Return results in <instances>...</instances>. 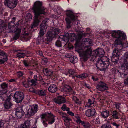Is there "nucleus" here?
Here are the masks:
<instances>
[{
	"instance_id": "obj_12",
	"label": "nucleus",
	"mask_w": 128,
	"mask_h": 128,
	"mask_svg": "<svg viewBox=\"0 0 128 128\" xmlns=\"http://www.w3.org/2000/svg\"><path fill=\"white\" fill-rule=\"evenodd\" d=\"M38 110V106L36 104L30 106L27 112L28 117L34 116Z\"/></svg>"
},
{
	"instance_id": "obj_56",
	"label": "nucleus",
	"mask_w": 128,
	"mask_h": 128,
	"mask_svg": "<svg viewBox=\"0 0 128 128\" xmlns=\"http://www.w3.org/2000/svg\"><path fill=\"white\" fill-rule=\"evenodd\" d=\"M2 121H0V128H3V124H2Z\"/></svg>"
},
{
	"instance_id": "obj_46",
	"label": "nucleus",
	"mask_w": 128,
	"mask_h": 128,
	"mask_svg": "<svg viewBox=\"0 0 128 128\" xmlns=\"http://www.w3.org/2000/svg\"><path fill=\"white\" fill-rule=\"evenodd\" d=\"M112 124L114 126H115L116 128H120V125L119 124H117L115 122L113 123Z\"/></svg>"
},
{
	"instance_id": "obj_14",
	"label": "nucleus",
	"mask_w": 128,
	"mask_h": 128,
	"mask_svg": "<svg viewBox=\"0 0 128 128\" xmlns=\"http://www.w3.org/2000/svg\"><path fill=\"white\" fill-rule=\"evenodd\" d=\"M124 64L120 66L119 68L122 70H126L128 68V52H126L124 56Z\"/></svg>"
},
{
	"instance_id": "obj_55",
	"label": "nucleus",
	"mask_w": 128,
	"mask_h": 128,
	"mask_svg": "<svg viewBox=\"0 0 128 128\" xmlns=\"http://www.w3.org/2000/svg\"><path fill=\"white\" fill-rule=\"evenodd\" d=\"M78 99L76 97L74 96L73 98L72 99L76 102Z\"/></svg>"
},
{
	"instance_id": "obj_40",
	"label": "nucleus",
	"mask_w": 128,
	"mask_h": 128,
	"mask_svg": "<svg viewBox=\"0 0 128 128\" xmlns=\"http://www.w3.org/2000/svg\"><path fill=\"white\" fill-rule=\"evenodd\" d=\"M62 109L64 111H66L69 110H70V108H67L65 104L63 105L62 107Z\"/></svg>"
},
{
	"instance_id": "obj_50",
	"label": "nucleus",
	"mask_w": 128,
	"mask_h": 128,
	"mask_svg": "<svg viewBox=\"0 0 128 128\" xmlns=\"http://www.w3.org/2000/svg\"><path fill=\"white\" fill-rule=\"evenodd\" d=\"M76 122L78 124H82V122H83L82 121L80 120V118L77 119L76 120Z\"/></svg>"
},
{
	"instance_id": "obj_7",
	"label": "nucleus",
	"mask_w": 128,
	"mask_h": 128,
	"mask_svg": "<svg viewBox=\"0 0 128 128\" xmlns=\"http://www.w3.org/2000/svg\"><path fill=\"white\" fill-rule=\"evenodd\" d=\"M112 37L117 38L114 42L115 44H120L121 43L122 40H124L126 38V34L120 30L112 31Z\"/></svg>"
},
{
	"instance_id": "obj_27",
	"label": "nucleus",
	"mask_w": 128,
	"mask_h": 128,
	"mask_svg": "<svg viewBox=\"0 0 128 128\" xmlns=\"http://www.w3.org/2000/svg\"><path fill=\"white\" fill-rule=\"evenodd\" d=\"M94 100H91L89 99L88 100V102L86 105V107L88 108H90L91 107V106L94 104Z\"/></svg>"
},
{
	"instance_id": "obj_22",
	"label": "nucleus",
	"mask_w": 128,
	"mask_h": 128,
	"mask_svg": "<svg viewBox=\"0 0 128 128\" xmlns=\"http://www.w3.org/2000/svg\"><path fill=\"white\" fill-rule=\"evenodd\" d=\"M96 111L94 109H90L86 112V114L88 117L93 116L95 114Z\"/></svg>"
},
{
	"instance_id": "obj_33",
	"label": "nucleus",
	"mask_w": 128,
	"mask_h": 128,
	"mask_svg": "<svg viewBox=\"0 0 128 128\" xmlns=\"http://www.w3.org/2000/svg\"><path fill=\"white\" fill-rule=\"evenodd\" d=\"M38 94L40 96H44L46 95V90H40L38 92Z\"/></svg>"
},
{
	"instance_id": "obj_16",
	"label": "nucleus",
	"mask_w": 128,
	"mask_h": 128,
	"mask_svg": "<svg viewBox=\"0 0 128 128\" xmlns=\"http://www.w3.org/2000/svg\"><path fill=\"white\" fill-rule=\"evenodd\" d=\"M13 105L11 101V98L8 97L5 101L4 106L5 109L9 110L11 108Z\"/></svg>"
},
{
	"instance_id": "obj_57",
	"label": "nucleus",
	"mask_w": 128,
	"mask_h": 128,
	"mask_svg": "<svg viewBox=\"0 0 128 128\" xmlns=\"http://www.w3.org/2000/svg\"><path fill=\"white\" fill-rule=\"evenodd\" d=\"M100 122V120L99 118L97 119L96 120V124H98Z\"/></svg>"
},
{
	"instance_id": "obj_20",
	"label": "nucleus",
	"mask_w": 128,
	"mask_h": 128,
	"mask_svg": "<svg viewBox=\"0 0 128 128\" xmlns=\"http://www.w3.org/2000/svg\"><path fill=\"white\" fill-rule=\"evenodd\" d=\"M54 101L58 104H61L65 103L66 101V99L64 97L60 96H58L57 99L55 98L54 100Z\"/></svg>"
},
{
	"instance_id": "obj_17",
	"label": "nucleus",
	"mask_w": 128,
	"mask_h": 128,
	"mask_svg": "<svg viewBox=\"0 0 128 128\" xmlns=\"http://www.w3.org/2000/svg\"><path fill=\"white\" fill-rule=\"evenodd\" d=\"M97 88L98 90L102 91H104L108 88L106 84L102 82H100L98 83L97 86Z\"/></svg>"
},
{
	"instance_id": "obj_36",
	"label": "nucleus",
	"mask_w": 128,
	"mask_h": 128,
	"mask_svg": "<svg viewBox=\"0 0 128 128\" xmlns=\"http://www.w3.org/2000/svg\"><path fill=\"white\" fill-rule=\"evenodd\" d=\"M68 73L66 72H65L64 73V74L66 76L69 75V76H70L69 75V73L70 74L72 75H73L75 73V72L74 70H68Z\"/></svg>"
},
{
	"instance_id": "obj_9",
	"label": "nucleus",
	"mask_w": 128,
	"mask_h": 128,
	"mask_svg": "<svg viewBox=\"0 0 128 128\" xmlns=\"http://www.w3.org/2000/svg\"><path fill=\"white\" fill-rule=\"evenodd\" d=\"M68 18L66 19V22L67 28H70L71 27L70 24L71 23V20L69 19L70 18L72 20L74 21V23L78 25L79 21L76 18L74 15V13L72 11L70 10H68L66 13Z\"/></svg>"
},
{
	"instance_id": "obj_19",
	"label": "nucleus",
	"mask_w": 128,
	"mask_h": 128,
	"mask_svg": "<svg viewBox=\"0 0 128 128\" xmlns=\"http://www.w3.org/2000/svg\"><path fill=\"white\" fill-rule=\"evenodd\" d=\"M24 65L26 67H28L30 66H33L35 67V70H36V68H38L37 64L36 62H35L34 60H32L30 62H28L26 61H24Z\"/></svg>"
},
{
	"instance_id": "obj_38",
	"label": "nucleus",
	"mask_w": 128,
	"mask_h": 128,
	"mask_svg": "<svg viewBox=\"0 0 128 128\" xmlns=\"http://www.w3.org/2000/svg\"><path fill=\"white\" fill-rule=\"evenodd\" d=\"M8 87V84L4 83L1 85V87L3 90H6L7 89Z\"/></svg>"
},
{
	"instance_id": "obj_54",
	"label": "nucleus",
	"mask_w": 128,
	"mask_h": 128,
	"mask_svg": "<svg viewBox=\"0 0 128 128\" xmlns=\"http://www.w3.org/2000/svg\"><path fill=\"white\" fill-rule=\"evenodd\" d=\"M120 75L121 76L122 78H125L126 76V75L125 74H121V73H120Z\"/></svg>"
},
{
	"instance_id": "obj_59",
	"label": "nucleus",
	"mask_w": 128,
	"mask_h": 128,
	"mask_svg": "<svg viewBox=\"0 0 128 128\" xmlns=\"http://www.w3.org/2000/svg\"><path fill=\"white\" fill-rule=\"evenodd\" d=\"M16 80L15 79H12L10 80L9 82H15Z\"/></svg>"
},
{
	"instance_id": "obj_10",
	"label": "nucleus",
	"mask_w": 128,
	"mask_h": 128,
	"mask_svg": "<svg viewBox=\"0 0 128 128\" xmlns=\"http://www.w3.org/2000/svg\"><path fill=\"white\" fill-rule=\"evenodd\" d=\"M60 32V30L58 28H52L51 31L48 32L46 35L47 40L49 42L51 41L53 38L56 37L57 35Z\"/></svg>"
},
{
	"instance_id": "obj_3",
	"label": "nucleus",
	"mask_w": 128,
	"mask_h": 128,
	"mask_svg": "<svg viewBox=\"0 0 128 128\" xmlns=\"http://www.w3.org/2000/svg\"><path fill=\"white\" fill-rule=\"evenodd\" d=\"M32 9L34 13L35 19L31 27V29L34 26H37L39 25L40 22L44 18L43 17L41 16L40 15L44 14L46 12V8L42 6V3L39 1H37L34 3Z\"/></svg>"
},
{
	"instance_id": "obj_45",
	"label": "nucleus",
	"mask_w": 128,
	"mask_h": 128,
	"mask_svg": "<svg viewBox=\"0 0 128 128\" xmlns=\"http://www.w3.org/2000/svg\"><path fill=\"white\" fill-rule=\"evenodd\" d=\"M23 86L26 88H28L29 87V85L28 84V83L26 82H24L23 83Z\"/></svg>"
},
{
	"instance_id": "obj_29",
	"label": "nucleus",
	"mask_w": 128,
	"mask_h": 128,
	"mask_svg": "<svg viewBox=\"0 0 128 128\" xmlns=\"http://www.w3.org/2000/svg\"><path fill=\"white\" fill-rule=\"evenodd\" d=\"M82 124L84 128H90L91 126L90 124L87 122H83Z\"/></svg>"
},
{
	"instance_id": "obj_51",
	"label": "nucleus",
	"mask_w": 128,
	"mask_h": 128,
	"mask_svg": "<svg viewBox=\"0 0 128 128\" xmlns=\"http://www.w3.org/2000/svg\"><path fill=\"white\" fill-rule=\"evenodd\" d=\"M29 90L30 92H31L33 93H35L36 92L35 90L33 88H30L29 89Z\"/></svg>"
},
{
	"instance_id": "obj_60",
	"label": "nucleus",
	"mask_w": 128,
	"mask_h": 128,
	"mask_svg": "<svg viewBox=\"0 0 128 128\" xmlns=\"http://www.w3.org/2000/svg\"><path fill=\"white\" fill-rule=\"evenodd\" d=\"M111 32H112L111 31H108V30L106 31L105 33L106 34H109Z\"/></svg>"
},
{
	"instance_id": "obj_34",
	"label": "nucleus",
	"mask_w": 128,
	"mask_h": 128,
	"mask_svg": "<svg viewBox=\"0 0 128 128\" xmlns=\"http://www.w3.org/2000/svg\"><path fill=\"white\" fill-rule=\"evenodd\" d=\"M69 60L71 62L75 64L77 62V58L73 56H72L70 58Z\"/></svg>"
},
{
	"instance_id": "obj_2",
	"label": "nucleus",
	"mask_w": 128,
	"mask_h": 128,
	"mask_svg": "<svg viewBox=\"0 0 128 128\" xmlns=\"http://www.w3.org/2000/svg\"><path fill=\"white\" fill-rule=\"evenodd\" d=\"M83 32L80 30L78 31L77 36H76L75 34L74 33H71L70 35H69L68 34H66L62 39V42H61L60 40H58L56 42V45L57 47H60L62 46V43H64V45L63 46L64 47L67 44L69 41L72 42L74 40H76V43L75 45L76 49L78 51V49H76V44L78 43V45L79 46H80V40L84 35Z\"/></svg>"
},
{
	"instance_id": "obj_58",
	"label": "nucleus",
	"mask_w": 128,
	"mask_h": 128,
	"mask_svg": "<svg viewBox=\"0 0 128 128\" xmlns=\"http://www.w3.org/2000/svg\"><path fill=\"white\" fill-rule=\"evenodd\" d=\"M85 86H86V87L87 88H88V89H90V87L89 84H85Z\"/></svg>"
},
{
	"instance_id": "obj_62",
	"label": "nucleus",
	"mask_w": 128,
	"mask_h": 128,
	"mask_svg": "<svg viewBox=\"0 0 128 128\" xmlns=\"http://www.w3.org/2000/svg\"><path fill=\"white\" fill-rule=\"evenodd\" d=\"M75 116V117L76 118V119H79V118H80L79 117V116L78 115H76Z\"/></svg>"
},
{
	"instance_id": "obj_53",
	"label": "nucleus",
	"mask_w": 128,
	"mask_h": 128,
	"mask_svg": "<svg viewBox=\"0 0 128 128\" xmlns=\"http://www.w3.org/2000/svg\"><path fill=\"white\" fill-rule=\"evenodd\" d=\"M92 78L94 81H97L98 80V78H95V77L94 76H92Z\"/></svg>"
},
{
	"instance_id": "obj_26",
	"label": "nucleus",
	"mask_w": 128,
	"mask_h": 128,
	"mask_svg": "<svg viewBox=\"0 0 128 128\" xmlns=\"http://www.w3.org/2000/svg\"><path fill=\"white\" fill-rule=\"evenodd\" d=\"M64 124L67 127H68L70 126V124L72 122V120L68 118L64 120Z\"/></svg>"
},
{
	"instance_id": "obj_31",
	"label": "nucleus",
	"mask_w": 128,
	"mask_h": 128,
	"mask_svg": "<svg viewBox=\"0 0 128 128\" xmlns=\"http://www.w3.org/2000/svg\"><path fill=\"white\" fill-rule=\"evenodd\" d=\"M64 91L65 92H69L71 90V88L68 85H66L63 88Z\"/></svg>"
},
{
	"instance_id": "obj_4",
	"label": "nucleus",
	"mask_w": 128,
	"mask_h": 128,
	"mask_svg": "<svg viewBox=\"0 0 128 128\" xmlns=\"http://www.w3.org/2000/svg\"><path fill=\"white\" fill-rule=\"evenodd\" d=\"M98 56L96 58H94V61L97 62L96 66L97 68L100 70H104L106 69L110 64L109 59L106 57L99 58Z\"/></svg>"
},
{
	"instance_id": "obj_52",
	"label": "nucleus",
	"mask_w": 128,
	"mask_h": 128,
	"mask_svg": "<svg viewBox=\"0 0 128 128\" xmlns=\"http://www.w3.org/2000/svg\"><path fill=\"white\" fill-rule=\"evenodd\" d=\"M76 103L77 104H82L81 101L78 99V100H77L76 101Z\"/></svg>"
},
{
	"instance_id": "obj_49",
	"label": "nucleus",
	"mask_w": 128,
	"mask_h": 128,
	"mask_svg": "<svg viewBox=\"0 0 128 128\" xmlns=\"http://www.w3.org/2000/svg\"><path fill=\"white\" fill-rule=\"evenodd\" d=\"M18 75L19 77H20L22 76L24 74V73L21 72H17Z\"/></svg>"
},
{
	"instance_id": "obj_18",
	"label": "nucleus",
	"mask_w": 128,
	"mask_h": 128,
	"mask_svg": "<svg viewBox=\"0 0 128 128\" xmlns=\"http://www.w3.org/2000/svg\"><path fill=\"white\" fill-rule=\"evenodd\" d=\"M7 56L2 51L0 50V64H2L8 60Z\"/></svg>"
},
{
	"instance_id": "obj_35",
	"label": "nucleus",
	"mask_w": 128,
	"mask_h": 128,
	"mask_svg": "<svg viewBox=\"0 0 128 128\" xmlns=\"http://www.w3.org/2000/svg\"><path fill=\"white\" fill-rule=\"evenodd\" d=\"M24 37L23 38L26 41H27L29 40L30 38L29 34L24 32Z\"/></svg>"
},
{
	"instance_id": "obj_63",
	"label": "nucleus",
	"mask_w": 128,
	"mask_h": 128,
	"mask_svg": "<svg viewBox=\"0 0 128 128\" xmlns=\"http://www.w3.org/2000/svg\"><path fill=\"white\" fill-rule=\"evenodd\" d=\"M37 76L36 75H35V76H34V79L38 80V79H37Z\"/></svg>"
},
{
	"instance_id": "obj_28",
	"label": "nucleus",
	"mask_w": 128,
	"mask_h": 128,
	"mask_svg": "<svg viewBox=\"0 0 128 128\" xmlns=\"http://www.w3.org/2000/svg\"><path fill=\"white\" fill-rule=\"evenodd\" d=\"M88 75L87 74H84L81 75L77 74L76 75V76L77 78L83 79L86 78L88 77Z\"/></svg>"
},
{
	"instance_id": "obj_37",
	"label": "nucleus",
	"mask_w": 128,
	"mask_h": 128,
	"mask_svg": "<svg viewBox=\"0 0 128 128\" xmlns=\"http://www.w3.org/2000/svg\"><path fill=\"white\" fill-rule=\"evenodd\" d=\"M32 16L30 14L28 13L27 14L26 18V21L27 22L30 21L32 20Z\"/></svg>"
},
{
	"instance_id": "obj_48",
	"label": "nucleus",
	"mask_w": 128,
	"mask_h": 128,
	"mask_svg": "<svg viewBox=\"0 0 128 128\" xmlns=\"http://www.w3.org/2000/svg\"><path fill=\"white\" fill-rule=\"evenodd\" d=\"M68 114L69 115L71 116H74V114L72 112L70 111V110L68 111H67Z\"/></svg>"
},
{
	"instance_id": "obj_47",
	"label": "nucleus",
	"mask_w": 128,
	"mask_h": 128,
	"mask_svg": "<svg viewBox=\"0 0 128 128\" xmlns=\"http://www.w3.org/2000/svg\"><path fill=\"white\" fill-rule=\"evenodd\" d=\"M120 104H116L115 106L117 109L120 110Z\"/></svg>"
},
{
	"instance_id": "obj_30",
	"label": "nucleus",
	"mask_w": 128,
	"mask_h": 128,
	"mask_svg": "<svg viewBox=\"0 0 128 128\" xmlns=\"http://www.w3.org/2000/svg\"><path fill=\"white\" fill-rule=\"evenodd\" d=\"M109 115V113L108 111L106 110L102 112V117L104 118H108Z\"/></svg>"
},
{
	"instance_id": "obj_44",
	"label": "nucleus",
	"mask_w": 128,
	"mask_h": 128,
	"mask_svg": "<svg viewBox=\"0 0 128 128\" xmlns=\"http://www.w3.org/2000/svg\"><path fill=\"white\" fill-rule=\"evenodd\" d=\"M101 128H112L111 126L110 125H108L107 124L103 125Z\"/></svg>"
},
{
	"instance_id": "obj_21",
	"label": "nucleus",
	"mask_w": 128,
	"mask_h": 128,
	"mask_svg": "<svg viewBox=\"0 0 128 128\" xmlns=\"http://www.w3.org/2000/svg\"><path fill=\"white\" fill-rule=\"evenodd\" d=\"M25 114L24 112L22 109L16 108L15 111V115L19 118H21Z\"/></svg>"
},
{
	"instance_id": "obj_42",
	"label": "nucleus",
	"mask_w": 128,
	"mask_h": 128,
	"mask_svg": "<svg viewBox=\"0 0 128 128\" xmlns=\"http://www.w3.org/2000/svg\"><path fill=\"white\" fill-rule=\"evenodd\" d=\"M30 82L32 84V85L35 86L36 85V84L37 83L38 80L33 79L31 80Z\"/></svg>"
},
{
	"instance_id": "obj_41",
	"label": "nucleus",
	"mask_w": 128,
	"mask_h": 128,
	"mask_svg": "<svg viewBox=\"0 0 128 128\" xmlns=\"http://www.w3.org/2000/svg\"><path fill=\"white\" fill-rule=\"evenodd\" d=\"M25 54L24 53H18L17 55V57L20 58H24L25 56Z\"/></svg>"
},
{
	"instance_id": "obj_61",
	"label": "nucleus",
	"mask_w": 128,
	"mask_h": 128,
	"mask_svg": "<svg viewBox=\"0 0 128 128\" xmlns=\"http://www.w3.org/2000/svg\"><path fill=\"white\" fill-rule=\"evenodd\" d=\"M39 54L40 56H43V54L42 52L39 51Z\"/></svg>"
},
{
	"instance_id": "obj_13",
	"label": "nucleus",
	"mask_w": 128,
	"mask_h": 128,
	"mask_svg": "<svg viewBox=\"0 0 128 128\" xmlns=\"http://www.w3.org/2000/svg\"><path fill=\"white\" fill-rule=\"evenodd\" d=\"M12 22L11 21L10 23L9 24V28L12 30L11 31L12 32H17L16 33L15 35L14 36L13 38V39L14 40H16L19 38L21 32V29H19L18 28H16V29L15 30H14L13 29L15 26H16V25H14V22H13L14 24L12 25L13 26L11 27L10 25Z\"/></svg>"
},
{
	"instance_id": "obj_5",
	"label": "nucleus",
	"mask_w": 128,
	"mask_h": 128,
	"mask_svg": "<svg viewBox=\"0 0 128 128\" xmlns=\"http://www.w3.org/2000/svg\"><path fill=\"white\" fill-rule=\"evenodd\" d=\"M124 40H122L121 43L119 44H116L118 45V47H121V49H118L116 48L114 49L113 53V55L111 58V60L114 63H117L120 56V52L121 50L123 48H128V42H126L125 43H123L122 41Z\"/></svg>"
},
{
	"instance_id": "obj_64",
	"label": "nucleus",
	"mask_w": 128,
	"mask_h": 128,
	"mask_svg": "<svg viewBox=\"0 0 128 128\" xmlns=\"http://www.w3.org/2000/svg\"><path fill=\"white\" fill-rule=\"evenodd\" d=\"M3 42L4 43H5L6 42V40H3Z\"/></svg>"
},
{
	"instance_id": "obj_39",
	"label": "nucleus",
	"mask_w": 128,
	"mask_h": 128,
	"mask_svg": "<svg viewBox=\"0 0 128 128\" xmlns=\"http://www.w3.org/2000/svg\"><path fill=\"white\" fill-rule=\"evenodd\" d=\"M61 114L62 116V118L64 120L68 118L67 116V114L66 113L62 112L61 113Z\"/></svg>"
},
{
	"instance_id": "obj_25",
	"label": "nucleus",
	"mask_w": 128,
	"mask_h": 128,
	"mask_svg": "<svg viewBox=\"0 0 128 128\" xmlns=\"http://www.w3.org/2000/svg\"><path fill=\"white\" fill-rule=\"evenodd\" d=\"M43 71L45 74L47 76H50L52 75L53 73L52 70L48 69H44Z\"/></svg>"
},
{
	"instance_id": "obj_8",
	"label": "nucleus",
	"mask_w": 128,
	"mask_h": 128,
	"mask_svg": "<svg viewBox=\"0 0 128 128\" xmlns=\"http://www.w3.org/2000/svg\"><path fill=\"white\" fill-rule=\"evenodd\" d=\"M55 116L51 113H47L42 114V119L43 124L45 127L48 126V124L46 121L48 122L49 124H52L55 122Z\"/></svg>"
},
{
	"instance_id": "obj_32",
	"label": "nucleus",
	"mask_w": 128,
	"mask_h": 128,
	"mask_svg": "<svg viewBox=\"0 0 128 128\" xmlns=\"http://www.w3.org/2000/svg\"><path fill=\"white\" fill-rule=\"evenodd\" d=\"M119 114L116 111H114L112 112V116L114 118L116 119L119 118Z\"/></svg>"
},
{
	"instance_id": "obj_1",
	"label": "nucleus",
	"mask_w": 128,
	"mask_h": 128,
	"mask_svg": "<svg viewBox=\"0 0 128 128\" xmlns=\"http://www.w3.org/2000/svg\"><path fill=\"white\" fill-rule=\"evenodd\" d=\"M76 44V48L78 49V52L80 56L84 61H86L92 55L94 56V58H96L97 56H99V58L103 57L102 56L105 54L104 50L102 48H98L96 50L92 51L90 46L92 44L91 40L88 38H86L83 40L82 44L79 46Z\"/></svg>"
},
{
	"instance_id": "obj_11",
	"label": "nucleus",
	"mask_w": 128,
	"mask_h": 128,
	"mask_svg": "<svg viewBox=\"0 0 128 128\" xmlns=\"http://www.w3.org/2000/svg\"><path fill=\"white\" fill-rule=\"evenodd\" d=\"M24 97V94L22 92H17L14 94L13 100L16 103H19L22 102Z\"/></svg>"
},
{
	"instance_id": "obj_6",
	"label": "nucleus",
	"mask_w": 128,
	"mask_h": 128,
	"mask_svg": "<svg viewBox=\"0 0 128 128\" xmlns=\"http://www.w3.org/2000/svg\"><path fill=\"white\" fill-rule=\"evenodd\" d=\"M49 20L48 18L45 19L42 21V24L40 25V30L37 40V42L40 44H42L45 41V40L43 38V36L47 29V27L46 26V23L48 22Z\"/></svg>"
},
{
	"instance_id": "obj_43",
	"label": "nucleus",
	"mask_w": 128,
	"mask_h": 128,
	"mask_svg": "<svg viewBox=\"0 0 128 128\" xmlns=\"http://www.w3.org/2000/svg\"><path fill=\"white\" fill-rule=\"evenodd\" d=\"M48 60L47 58H44V59H42V63L43 65H45L47 63Z\"/></svg>"
},
{
	"instance_id": "obj_23",
	"label": "nucleus",
	"mask_w": 128,
	"mask_h": 128,
	"mask_svg": "<svg viewBox=\"0 0 128 128\" xmlns=\"http://www.w3.org/2000/svg\"><path fill=\"white\" fill-rule=\"evenodd\" d=\"M48 90L49 92H55L58 90L57 86L55 84L51 85L48 88Z\"/></svg>"
},
{
	"instance_id": "obj_24",
	"label": "nucleus",
	"mask_w": 128,
	"mask_h": 128,
	"mask_svg": "<svg viewBox=\"0 0 128 128\" xmlns=\"http://www.w3.org/2000/svg\"><path fill=\"white\" fill-rule=\"evenodd\" d=\"M30 127V121L27 120L24 124L21 125L19 128H29Z\"/></svg>"
},
{
	"instance_id": "obj_15",
	"label": "nucleus",
	"mask_w": 128,
	"mask_h": 128,
	"mask_svg": "<svg viewBox=\"0 0 128 128\" xmlns=\"http://www.w3.org/2000/svg\"><path fill=\"white\" fill-rule=\"evenodd\" d=\"M17 0H5L4 4L11 8H15L17 4Z\"/></svg>"
}]
</instances>
